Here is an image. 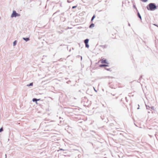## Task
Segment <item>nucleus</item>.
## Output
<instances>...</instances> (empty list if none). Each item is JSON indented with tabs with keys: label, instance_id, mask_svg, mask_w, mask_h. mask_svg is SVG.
I'll list each match as a JSON object with an SVG mask.
<instances>
[{
	"label": "nucleus",
	"instance_id": "24",
	"mask_svg": "<svg viewBox=\"0 0 158 158\" xmlns=\"http://www.w3.org/2000/svg\"><path fill=\"white\" fill-rule=\"evenodd\" d=\"M146 107H147V106H146ZM148 107H147V109H148Z\"/></svg>",
	"mask_w": 158,
	"mask_h": 158
},
{
	"label": "nucleus",
	"instance_id": "20",
	"mask_svg": "<svg viewBox=\"0 0 158 158\" xmlns=\"http://www.w3.org/2000/svg\"><path fill=\"white\" fill-rule=\"evenodd\" d=\"M128 25H129V26H130V24L129 23V24H128Z\"/></svg>",
	"mask_w": 158,
	"mask_h": 158
},
{
	"label": "nucleus",
	"instance_id": "15",
	"mask_svg": "<svg viewBox=\"0 0 158 158\" xmlns=\"http://www.w3.org/2000/svg\"><path fill=\"white\" fill-rule=\"evenodd\" d=\"M3 131V129L2 127L0 129V132H1L2 131Z\"/></svg>",
	"mask_w": 158,
	"mask_h": 158
},
{
	"label": "nucleus",
	"instance_id": "22",
	"mask_svg": "<svg viewBox=\"0 0 158 158\" xmlns=\"http://www.w3.org/2000/svg\"><path fill=\"white\" fill-rule=\"evenodd\" d=\"M82 59V56H81V59Z\"/></svg>",
	"mask_w": 158,
	"mask_h": 158
},
{
	"label": "nucleus",
	"instance_id": "18",
	"mask_svg": "<svg viewBox=\"0 0 158 158\" xmlns=\"http://www.w3.org/2000/svg\"><path fill=\"white\" fill-rule=\"evenodd\" d=\"M94 90H95V91L96 92H97V91L96 90V89H95V88H94Z\"/></svg>",
	"mask_w": 158,
	"mask_h": 158
},
{
	"label": "nucleus",
	"instance_id": "12",
	"mask_svg": "<svg viewBox=\"0 0 158 158\" xmlns=\"http://www.w3.org/2000/svg\"><path fill=\"white\" fill-rule=\"evenodd\" d=\"M85 44V47H86L87 48H88L89 47V46L88 45V44Z\"/></svg>",
	"mask_w": 158,
	"mask_h": 158
},
{
	"label": "nucleus",
	"instance_id": "2",
	"mask_svg": "<svg viewBox=\"0 0 158 158\" xmlns=\"http://www.w3.org/2000/svg\"><path fill=\"white\" fill-rule=\"evenodd\" d=\"M20 16V15L17 13L15 10H14L13 11V13L11 15V17H16L17 16Z\"/></svg>",
	"mask_w": 158,
	"mask_h": 158
},
{
	"label": "nucleus",
	"instance_id": "13",
	"mask_svg": "<svg viewBox=\"0 0 158 158\" xmlns=\"http://www.w3.org/2000/svg\"><path fill=\"white\" fill-rule=\"evenodd\" d=\"M95 15H94L92 17V19H91V21H92L93 19H94V18H95Z\"/></svg>",
	"mask_w": 158,
	"mask_h": 158
},
{
	"label": "nucleus",
	"instance_id": "23",
	"mask_svg": "<svg viewBox=\"0 0 158 158\" xmlns=\"http://www.w3.org/2000/svg\"><path fill=\"white\" fill-rule=\"evenodd\" d=\"M154 25H155V26H156V24H154Z\"/></svg>",
	"mask_w": 158,
	"mask_h": 158
},
{
	"label": "nucleus",
	"instance_id": "8",
	"mask_svg": "<svg viewBox=\"0 0 158 158\" xmlns=\"http://www.w3.org/2000/svg\"><path fill=\"white\" fill-rule=\"evenodd\" d=\"M17 44V41L15 40L13 43V46H15Z\"/></svg>",
	"mask_w": 158,
	"mask_h": 158
},
{
	"label": "nucleus",
	"instance_id": "4",
	"mask_svg": "<svg viewBox=\"0 0 158 158\" xmlns=\"http://www.w3.org/2000/svg\"><path fill=\"white\" fill-rule=\"evenodd\" d=\"M89 40L88 39H86L84 40V43L85 44H88L89 42Z\"/></svg>",
	"mask_w": 158,
	"mask_h": 158
},
{
	"label": "nucleus",
	"instance_id": "3",
	"mask_svg": "<svg viewBox=\"0 0 158 158\" xmlns=\"http://www.w3.org/2000/svg\"><path fill=\"white\" fill-rule=\"evenodd\" d=\"M101 63H106V64H108L106 60H104L103 59H102L101 60Z\"/></svg>",
	"mask_w": 158,
	"mask_h": 158
},
{
	"label": "nucleus",
	"instance_id": "5",
	"mask_svg": "<svg viewBox=\"0 0 158 158\" xmlns=\"http://www.w3.org/2000/svg\"><path fill=\"white\" fill-rule=\"evenodd\" d=\"M23 39L25 40V41H27L28 40H29V38H23Z\"/></svg>",
	"mask_w": 158,
	"mask_h": 158
},
{
	"label": "nucleus",
	"instance_id": "10",
	"mask_svg": "<svg viewBox=\"0 0 158 158\" xmlns=\"http://www.w3.org/2000/svg\"><path fill=\"white\" fill-rule=\"evenodd\" d=\"M108 65H105V64H101L100 65V67H104V66H107Z\"/></svg>",
	"mask_w": 158,
	"mask_h": 158
},
{
	"label": "nucleus",
	"instance_id": "7",
	"mask_svg": "<svg viewBox=\"0 0 158 158\" xmlns=\"http://www.w3.org/2000/svg\"><path fill=\"white\" fill-rule=\"evenodd\" d=\"M94 23H92L90 26H89V28H92L93 27H94Z\"/></svg>",
	"mask_w": 158,
	"mask_h": 158
},
{
	"label": "nucleus",
	"instance_id": "11",
	"mask_svg": "<svg viewBox=\"0 0 158 158\" xmlns=\"http://www.w3.org/2000/svg\"><path fill=\"white\" fill-rule=\"evenodd\" d=\"M33 85V83H30L29 84L27 85V86H31Z\"/></svg>",
	"mask_w": 158,
	"mask_h": 158
},
{
	"label": "nucleus",
	"instance_id": "17",
	"mask_svg": "<svg viewBox=\"0 0 158 158\" xmlns=\"http://www.w3.org/2000/svg\"><path fill=\"white\" fill-rule=\"evenodd\" d=\"M151 108L153 110H154V107L153 106Z\"/></svg>",
	"mask_w": 158,
	"mask_h": 158
},
{
	"label": "nucleus",
	"instance_id": "26",
	"mask_svg": "<svg viewBox=\"0 0 158 158\" xmlns=\"http://www.w3.org/2000/svg\"><path fill=\"white\" fill-rule=\"evenodd\" d=\"M60 150H63V149H61Z\"/></svg>",
	"mask_w": 158,
	"mask_h": 158
},
{
	"label": "nucleus",
	"instance_id": "6",
	"mask_svg": "<svg viewBox=\"0 0 158 158\" xmlns=\"http://www.w3.org/2000/svg\"><path fill=\"white\" fill-rule=\"evenodd\" d=\"M39 100L40 99H37L36 98H34L33 99L32 101L33 102H37V101H39Z\"/></svg>",
	"mask_w": 158,
	"mask_h": 158
},
{
	"label": "nucleus",
	"instance_id": "14",
	"mask_svg": "<svg viewBox=\"0 0 158 158\" xmlns=\"http://www.w3.org/2000/svg\"><path fill=\"white\" fill-rule=\"evenodd\" d=\"M143 2H146L148 0H140Z\"/></svg>",
	"mask_w": 158,
	"mask_h": 158
},
{
	"label": "nucleus",
	"instance_id": "21",
	"mask_svg": "<svg viewBox=\"0 0 158 158\" xmlns=\"http://www.w3.org/2000/svg\"><path fill=\"white\" fill-rule=\"evenodd\" d=\"M139 109V107H138V108H137V109Z\"/></svg>",
	"mask_w": 158,
	"mask_h": 158
},
{
	"label": "nucleus",
	"instance_id": "16",
	"mask_svg": "<svg viewBox=\"0 0 158 158\" xmlns=\"http://www.w3.org/2000/svg\"><path fill=\"white\" fill-rule=\"evenodd\" d=\"M77 7V6H74L72 7V8L74 9Z\"/></svg>",
	"mask_w": 158,
	"mask_h": 158
},
{
	"label": "nucleus",
	"instance_id": "25",
	"mask_svg": "<svg viewBox=\"0 0 158 158\" xmlns=\"http://www.w3.org/2000/svg\"><path fill=\"white\" fill-rule=\"evenodd\" d=\"M146 107H147V106H146ZM148 107H147V109H148Z\"/></svg>",
	"mask_w": 158,
	"mask_h": 158
},
{
	"label": "nucleus",
	"instance_id": "9",
	"mask_svg": "<svg viewBox=\"0 0 158 158\" xmlns=\"http://www.w3.org/2000/svg\"><path fill=\"white\" fill-rule=\"evenodd\" d=\"M137 14H138V16L141 19V17L140 15V14H139V12H138V13H137Z\"/></svg>",
	"mask_w": 158,
	"mask_h": 158
},
{
	"label": "nucleus",
	"instance_id": "1",
	"mask_svg": "<svg viewBox=\"0 0 158 158\" xmlns=\"http://www.w3.org/2000/svg\"><path fill=\"white\" fill-rule=\"evenodd\" d=\"M148 6H148L147 7V9L148 10H150L152 11L155 10L156 8V6L154 3H150L149 4Z\"/></svg>",
	"mask_w": 158,
	"mask_h": 158
},
{
	"label": "nucleus",
	"instance_id": "19",
	"mask_svg": "<svg viewBox=\"0 0 158 158\" xmlns=\"http://www.w3.org/2000/svg\"><path fill=\"white\" fill-rule=\"evenodd\" d=\"M5 156H6V154L5 155Z\"/></svg>",
	"mask_w": 158,
	"mask_h": 158
}]
</instances>
